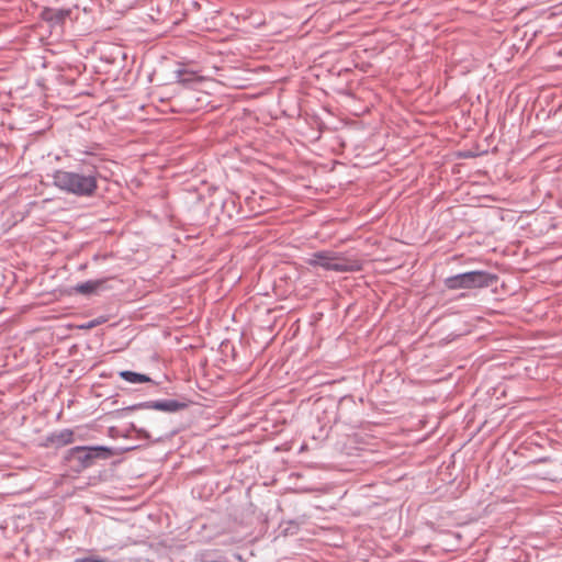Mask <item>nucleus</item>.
<instances>
[{"label":"nucleus","mask_w":562,"mask_h":562,"mask_svg":"<svg viewBox=\"0 0 562 562\" xmlns=\"http://www.w3.org/2000/svg\"><path fill=\"white\" fill-rule=\"evenodd\" d=\"M75 562H109L108 560L100 557H86L76 559Z\"/></svg>","instance_id":"11"},{"label":"nucleus","mask_w":562,"mask_h":562,"mask_svg":"<svg viewBox=\"0 0 562 562\" xmlns=\"http://www.w3.org/2000/svg\"><path fill=\"white\" fill-rule=\"evenodd\" d=\"M105 322V318H95L79 326L80 329H91Z\"/></svg>","instance_id":"10"},{"label":"nucleus","mask_w":562,"mask_h":562,"mask_svg":"<svg viewBox=\"0 0 562 562\" xmlns=\"http://www.w3.org/2000/svg\"><path fill=\"white\" fill-rule=\"evenodd\" d=\"M121 453L122 450L106 446H76L66 450L63 464L70 472L79 474L98 465L100 461H106Z\"/></svg>","instance_id":"2"},{"label":"nucleus","mask_w":562,"mask_h":562,"mask_svg":"<svg viewBox=\"0 0 562 562\" xmlns=\"http://www.w3.org/2000/svg\"><path fill=\"white\" fill-rule=\"evenodd\" d=\"M119 375L128 383H149L153 382L151 379L143 373H137L130 370L120 371Z\"/></svg>","instance_id":"8"},{"label":"nucleus","mask_w":562,"mask_h":562,"mask_svg":"<svg viewBox=\"0 0 562 562\" xmlns=\"http://www.w3.org/2000/svg\"><path fill=\"white\" fill-rule=\"evenodd\" d=\"M192 404V401L183 398L182 401L178 400H158V401H149L139 403L131 407V409L137 408H153L167 413H176L179 411H183L188 408Z\"/></svg>","instance_id":"5"},{"label":"nucleus","mask_w":562,"mask_h":562,"mask_svg":"<svg viewBox=\"0 0 562 562\" xmlns=\"http://www.w3.org/2000/svg\"><path fill=\"white\" fill-rule=\"evenodd\" d=\"M100 173L94 165L85 166L78 170L58 169L53 173V184L60 191L76 196H93L98 190Z\"/></svg>","instance_id":"1"},{"label":"nucleus","mask_w":562,"mask_h":562,"mask_svg":"<svg viewBox=\"0 0 562 562\" xmlns=\"http://www.w3.org/2000/svg\"><path fill=\"white\" fill-rule=\"evenodd\" d=\"M187 72L184 70H179L178 71V78H179V81L181 82H186L188 81L189 79L184 78L183 76L186 75Z\"/></svg>","instance_id":"12"},{"label":"nucleus","mask_w":562,"mask_h":562,"mask_svg":"<svg viewBox=\"0 0 562 562\" xmlns=\"http://www.w3.org/2000/svg\"><path fill=\"white\" fill-rule=\"evenodd\" d=\"M75 440V432L71 429H61L59 431H54L48 435L45 439V447H54L61 448L67 445L72 443Z\"/></svg>","instance_id":"7"},{"label":"nucleus","mask_w":562,"mask_h":562,"mask_svg":"<svg viewBox=\"0 0 562 562\" xmlns=\"http://www.w3.org/2000/svg\"><path fill=\"white\" fill-rule=\"evenodd\" d=\"M101 280H89L82 283H79L75 286V291L80 294H91L95 292L101 285Z\"/></svg>","instance_id":"9"},{"label":"nucleus","mask_w":562,"mask_h":562,"mask_svg":"<svg viewBox=\"0 0 562 562\" xmlns=\"http://www.w3.org/2000/svg\"><path fill=\"white\" fill-rule=\"evenodd\" d=\"M70 13V9L45 7L42 9L40 16L43 21L49 23L50 25H59L65 22Z\"/></svg>","instance_id":"6"},{"label":"nucleus","mask_w":562,"mask_h":562,"mask_svg":"<svg viewBox=\"0 0 562 562\" xmlns=\"http://www.w3.org/2000/svg\"><path fill=\"white\" fill-rule=\"evenodd\" d=\"M305 262L311 267H319L326 271L335 272H356L362 269L360 260L347 258L344 254L334 250H319L313 252L305 259Z\"/></svg>","instance_id":"3"},{"label":"nucleus","mask_w":562,"mask_h":562,"mask_svg":"<svg viewBox=\"0 0 562 562\" xmlns=\"http://www.w3.org/2000/svg\"><path fill=\"white\" fill-rule=\"evenodd\" d=\"M497 281L498 277L495 273L483 270H473L448 277L445 279L443 283L449 290H471L488 288L494 285Z\"/></svg>","instance_id":"4"}]
</instances>
